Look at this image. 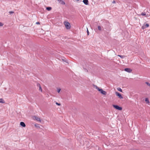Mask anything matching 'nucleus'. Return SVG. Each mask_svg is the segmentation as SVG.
I'll list each match as a JSON object with an SVG mask.
<instances>
[{"label":"nucleus","mask_w":150,"mask_h":150,"mask_svg":"<svg viewBox=\"0 0 150 150\" xmlns=\"http://www.w3.org/2000/svg\"><path fill=\"white\" fill-rule=\"evenodd\" d=\"M93 86L103 95H105L106 94V92L105 91H103L101 89L99 88L97 86L93 84Z\"/></svg>","instance_id":"nucleus-1"},{"label":"nucleus","mask_w":150,"mask_h":150,"mask_svg":"<svg viewBox=\"0 0 150 150\" xmlns=\"http://www.w3.org/2000/svg\"><path fill=\"white\" fill-rule=\"evenodd\" d=\"M64 24L67 29H69L70 28L71 25L69 23L67 22H64Z\"/></svg>","instance_id":"nucleus-2"},{"label":"nucleus","mask_w":150,"mask_h":150,"mask_svg":"<svg viewBox=\"0 0 150 150\" xmlns=\"http://www.w3.org/2000/svg\"><path fill=\"white\" fill-rule=\"evenodd\" d=\"M32 118L34 120H35L37 121H39L40 122L41 121L40 118L37 116H33L32 117Z\"/></svg>","instance_id":"nucleus-3"},{"label":"nucleus","mask_w":150,"mask_h":150,"mask_svg":"<svg viewBox=\"0 0 150 150\" xmlns=\"http://www.w3.org/2000/svg\"><path fill=\"white\" fill-rule=\"evenodd\" d=\"M113 107L115 108V109L118 110H122V108L121 107H119L117 105H112Z\"/></svg>","instance_id":"nucleus-4"},{"label":"nucleus","mask_w":150,"mask_h":150,"mask_svg":"<svg viewBox=\"0 0 150 150\" xmlns=\"http://www.w3.org/2000/svg\"><path fill=\"white\" fill-rule=\"evenodd\" d=\"M116 95L118 96L119 98L120 99H122L123 98V97L122 96L121 94L118 92H116Z\"/></svg>","instance_id":"nucleus-5"},{"label":"nucleus","mask_w":150,"mask_h":150,"mask_svg":"<svg viewBox=\"0 0 150 150\" xmlns=\"http://www.w3.org/2000/svg\"><path fill=\"white\" fill-rule=\"evenodd\" d=\"M35 127L37 128L38 129H42V127L41 125H39L37 124H35Z\"/></svg>","instance_id":"nucleus-6"},{"label":"nucleus","mask_w":150,"mask_h":150,"mask_svg":"<svg viewBox=\"0 0 150 150\" xmlns=\"http://www.w3.org/2000/svg\"><path fill=\"white\" fill-rule=\"evenodd\" d=\"M149 25L148 24L146 23L145 25H144L142 27V29H144L146 28V27H148L149 26Z\"/></svg>","instance_id":"nucleus-7"},{"label":"nucleus","mask_w":150,"mask_h":150,"mask_svg":"<svg viewBox=\"0 0 150 150\" xmlns=\"http://www.w3.org/2000/svg\"><path fill=\"white\" fill-rule=\"evenodd\" d=\"M125 70L126 71H127L128 72H131L132 71V70L130 69V68H125Z\"/></svg>","instance_id":"nucleus-8"},{"label":"nucleus","mask_w":150,"mask_h":150,"mask_svg":"<svg viewBox=\"0 0 150 150\" xmlns=\"http://www.w3.org/2000/svg\"><path fill=\"white\" fill-rule=\"evenodd\" d=\"M83 2L86 5H87L88 4V0H83Z\"/></svg>","instance_id":"nucleus-9"},{"label":"nucleus","mask_w":150,"mask_h":150,"mask_svg":"<svg viewBox=\"0 0 150 150\" xmlns=\"http://www.w3.org/2000/svg\"><path fill=\"white\" fill-rule=\"evenodd\" d=\"M145 101L146 102V103L147 104L149 103V99L148 98H146Z\"/></svg>","instance_id":"nucleus-10"},{"label":"nucleus","mask_w":150,"mask_h":150,"mask_svg":"<svg viewBox=\"0 0 150 150\" xmlns=\"http://www.w3.org/2000/svg\"><path fill=\"white\" fill-rule=\"evenodd\" d=\"M20 125L23 127H25V126L24 122H20Z\"/></svg>","instance_id":"nucleus-11"},{"label":"nucleus","mask_w":150,"mask_h":150,"mask_svg":"<svg viewBox=\"0 0 150 150\" xmlns=\"http://www.w3.org/2000/svg\"><path fill=\"white\" fill-rule=\"evenodd\" d=\"M5 103V101L3 100L2 98L0 99V103Z\"/></svg>","instance_id":"nucleus-12"},{"label":"nucleus","mask_w":150,"mask_h":150,"mask_svg":"<svg viewBox=\"0 0 150 150\" xmlns=\"http://www.w3.org/2000/svg\"><path fill=\"white\" fill-rule=\"evenodd\" d=\"M52 9V8L50 7H46V9L48 11H50Z\"/></svg>","instance_id":"nucleus-13"},{"label":"nucleus","mask_w":150,"mask_h":150,"mask_svg":"<svg viewBox=\"0 0 150 150\" xmlns=\"http://www.w3.org/2000/svg\"><path fill=\"white\" fill-rule=\"evenodd\" d=\"M118 56L122 58H123L125 57V56H123V55H118Z\"/></svg>","instance_id":"nucleus-14"},{"label":"nucleus","mask_w":150,"mask_h":150,"mask_svg":"<svg viewBox=\"0 0 150 150\" xmlns=\"http://www.w3.org/2000/svg\"><path fill=\"white\" fill-rule=\"evenodd\" d=\"M61 2H60L59 3H61L62 4H65V2L62 0H61V1H60Z\"/></svg>","instance_id":"nucleus-15"},{"label":"nucleus","mask_w":150,"mask_h":150,"mask_svg":"<svg viewBox=\"0 0 150 150\" xmlns=\"http://www.w3.org/2000/svg\"><path fill=\"white\" fill-rule=\"evenodd\" d=\"M39 91H41V92H42V88L41 86L39 87Z\"/></svg>","instance_id":"nucleus-16"},{"label":"nucleus","mask_w":150,"mask_h":150,"mask_svg":"<svg viewBox=\"0 0 150 150\" xmlns=\"http://www.w3.org/2000/svg\"><path fill=\"white\" fill-rule=\"evenodd\" d=\"M117 89L118 91H120V92H122V90L120 88H117Z\"/></svg>","instance_id":"nucleus-17"},{"label":"nucleus","mask_w":150,"mask_h":150,"mask_svg":"<svg viewBox=\"0 0 150 150\" xmlns=\"http://www.w3.org/2000/svg\"><path fill=\"white\" fill-rule=\"evenodd\" d=\"M98 30H101V27L100 26H98Z\"/></svg>","instance_id":"nucleus-18"},{"label":"nucleus","mask_w":150,"mask_h":150,"mask_svg":"<svg viewBox=\"0 0 150 150\" xmlns=\"http://www.w3.org/2000/svg\"><path fill=\"white\" fill-rule=\"evenodd\" d=\"M145 83L148 86H149V87H150V83H149L148 82H146Z\"/></svg>","instance_id":"nucleus-19"},{"label":"nucleus","mask_w":150,"mask_h":150,"mask_svg":"<svg viewBox=\"0 0 150 150\" xmlns=\"http://www.w3.org/2000/svg\"><path fill=\"white\" fill-rule=\"evenodd\" d=\"M61 89L60 88H59V89H58L57 90V92L58 93H59L60 91H61Z\"/></svg>","instance_id":"nucleus-20"},{"label":"nucleus","mask_w":150,"mask_h":150,"mask_svg":"<svg viewBox=\"0 0 150 150\" xmlns=\"http://www.w3.org/2000/svg\"><path fill=\"white\" fill-rule=\"evenodd\" d=\"M4 24L1 22H0V26H2Z\"/></svg>","instance_id":"nucleus-21"},{"label":"nucleus","mask_w":150,"mask_h":150,"mask_svg":"<svg viewBox=\"0 0 150 150\" xmlns=\"http://www.w3.org/2000/svg\"><path fill=\"white\" fill-rule=\"evenodd\" d=\"M14 13V12L13 11H9V13L10 14H11L13 13Z\"/></svg>","instance_id":"nucleus-22"},{"label":"nucleus","mask_w":150,"mask_h":150,"mask_svg":"<svg viewBox=\"0 0 150 150\" xmlns=\"http://www.w3.org/2000/svg\"><path fill=\"white\" fill-rule=\"evenodd\" d=\"M56 104L58 105H61L60 103H58L57 102L56 103Z\"/></svg>","instance_id":"nucleus-23"},{"label":"nucleus","mask_w":150,"mask_h":150,"mask_svg":"<svg viewBox=\"0 0 150 150\" xmlns=\"http://www.w3.org/2000/svg\"><path fill=\"white\" fill-rule=\"evenodd\" d=\"M141 15H142L143 16H145L146 15V13H141Z\"/></svg>","instance_id":"nucleus-24"},{"label":"nucleus","mask_w":150,"mask_h":150,"mask_svg":"<svg viewBox=\"0 0 150 150\" xmlns=\"http://www.w3.org/2000/svg\"><path fill=\"white\" fill-rule=\"evenodd\" d=\"M87 35H88L89 34V32L88 31V28H87Z\"/></svg>","instance_id":"nucleus-25"},{"label":"nucleus","mask_w":150,"mask_h":150,"mask_svg":"<svg viewBox=\"0 0 150 150\" xmlns=\"http://www.w3.org/2000/svg\"><path fill=\"white\" fill-rule=\"evenodd\" d=\"M37 86H38L39 87L41 86L40 84L39 83H37Z\"/></svg>","instance_id":"nucleus-26"},{"label":"nucleus","mask_w":150,"mask_h":150,"mask_svg":"<svg viewBox=\"0 0 150 150\" xmlns=\"http://www.w3.org/2000/svg\"><path fill=\"white\" fill-rule=\"evenodd\" d=\"M36 24H40V23L39 22H38L36 23Z\"/></svg>","instance_id":"nucleus-27"},{"label":"nucleus","mask_w":150,"mask_h":150,"mask_svg":"<svg viewBox=\"0 0 150 150\" xmlns=\"http://www.w3.org/2000/svg\"><path fill=\"white\" fill-rule=\"evenodd\" d=\"M112 3H115V1H113V2H112Z\"/></svg>","instance_id":"nucleus-28"},{"label":"nucleus","mask_w":150,"mask_h":150,"mask_svg":"<svg viewBox=\"0 0 150 150\" xmlns=\"http://www.w3.org/2000/svg\"><path fill=\"white\" fill-rule=\"evenodd\" d=\"M77 1H79V0H77Z\"/></svg>","instance_id":"nucleus-29"}]
</instances>
